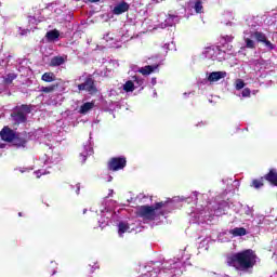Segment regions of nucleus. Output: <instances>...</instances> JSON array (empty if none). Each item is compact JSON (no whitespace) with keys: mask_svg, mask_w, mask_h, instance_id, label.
Here are the masks:
<instances>
[{"mask_svg":"<svg viewBox=\"0 0 277 277\" xmlns=\"http://www.w3.org/2000/svg\"><path fill=\"white\" fill-rule=\"evenodd\" d=\"M163 49H164V51H169V50H170V43H166V44L163 45Z\"/></svg>","mask_w":277,"mask_h":277,"instance_id":"e433bc0d","label":"nucleus"},{"mask_svg":"<svg viewBox=\"0 0 277 277\" xmlns=\"http://www.w3.org/2000/svg\"><path fill=\"white\" fill-rule=\"evenodd\" d=\"M108 196H114V189H109Z\"/></svg>","mask_w":277,"mask_h":277,"instance_id":"37998d69","label":"nucleus"},{"mask_svg":"<svg viewBox=\"0 0 277 277\" xmlns=\"http://www.w3.org/2000/svg\"><path fill=\"white\" fill-rule=\"evenodd\" d=\"M0 148H5V145H3V144H0Z\"/></svg>","mask_w":277,"mask_h":277,"instance_id":"de8ad7c7","label":"nucleus"},{"mask_svg":"<svg viewBox=\"0 0 277 277\" xmlns=\"http://www.w3.org/2000/svg\"><path fill=\"white\" fill-rule=\"evenodd\" d=\"M235 40V37L232 35H225L221 38V44H228V42H233Z\"/></svg>","mask_w":277,"mask_h":277,"instance_id":"a878e982","label":"nucleus"},{"mask_svg":"<svg viewBox=\"0 0 277 277\" xmlns=\"http://www.w3.org/2000/svg\"><path fill=\"white\" fill-rule=\"evenodd\" d=\"M109 66L118 67V61H110Z\"/></svg>","mask_w":277,"mask_h":277,"instance_id":"f704fd0d","label":"nucleus"},{"mask_svg":"<svg viewBox=\"0 0 277 277\" xmlns=\"http://www.w3.org/2000/svg\"><path fill=\"white\" fill-rule=\"evenodd\" d=\"M176 267H179V262L173 263V266H171V269H174Z\"/></svg>","mask_w":277,"mask_h":277,"instance_id":"ea45409f","label":"nucleus"},{"mask_svg":"<svg viewBox=\"0 0 277 277\" xmlns=\"http://www.w3.org/2000/svg\"><path fill=\"white\" fill-rule=\"evenodd\" d=\"M179 200H184L181 197H174L171 201H160L155 206H141L136 208V215L141 217L143 222H153V220H157L159 215H163V210L166 207H172L174 202H179Z\"/></svg>","mask_w":277,"mask_h":277,"instance_id":"f257e3e1","label":"nucleus"},{"mask_svg":"<svg viewBox=\"0 0 277 277\" xmlns=\"http://www.w3.org/2000/svg\"><path fill=\"white\" fill-rule=\"evenodd\" d=\"M184 96H187V93H184Z\"/></svg>","mask_w":277,"mask_h":277,"instance_id":"13d9d810","label":"nucleus"},{"mask_svg":"<svg viewBox=\"0 0 277 277\" xmlns=\"http://www.w3.org/2000/svg\"><path fill=\"white\" fill-rule=\"evenodd\" d=\"M48 42H57L60 40V30L53 29L45 34Z\"/></svg>","mask_w":277,"mask_h":277,"instance_id":"aec40b11","label":"nucleus"},{"mask_svg":"<svg viewBox=\"0 0 277 277\" xmlns=\"http://www.w3.org/2000/svg\"><path fill=\"white\" fill-rule=\"evenodd\" d=\"M93 153H94V149L92 148V143L88 141L87 144L83 146V151L80 153V157L82 158V161H85V159H88V156L92 155Z\"/></svg>","mask_w":277,"mask_h":277,"instance_id":"6ab92c4d","label":"nucleus"},{"mask_svg":"<svg viewBox=\"0 0 277 277\" xmlns=\"http://www.w3.org/2000/svg\"><path fill=\"white\" fill-rule=\"evenodd\" d=\"M202 55H205L207 60H217V62L226 60V52L220 50V47L206 48L202 52Z\"/></svg>","mask_w":277,"mask_h":277,"instance_id":"423d86ee","label":"nucleus"},{"mask_svg":"<svg viewBox=\"0 0 277 277\" xmlns=\"http://www.w3.org/2000/svg\"><path fill=\"white\" fill-rule=\"evenodd\" d=\"M229 234L233 235V237H243L247 235V230L243 227H235L229 230Z\"/></svg>","mask_w":277,"mask_h":277,"instance_id":"4be33fe9","label":"nucleus"},{"mask_svg":"<svg viewBox=\"0 0 277 277\" xmlns=\"http://www.w3.org/2000/svg\"><path fill=\"white\" fill-rule=\"evenodd\" d=\"M251 187H254V189H261V187H263V180H253Z\"/></svg>","mask_w":277,"mask_h":277,"instance_id":"7c9ffc66","label":"nucleus"},{"mask_svg":"<svg viewBox=\"0 0 277 277\" xmlns=\"http://www.w3.org/2000/svg\"><path fill=\"white\" fill-rule=\"evenodd\" d=\"M163 0H151V3H161Z\"/></svg>","mask_w":277,"mask_h":277,"instance_id":"a19ab883","label":"nucleus"},{"mask_svg":"<svg viewBox=\"0 0 277 277\" xmlns=\"http://www.w3.org/2000/svg\"><path fill=\"white\" fill-rule=\"evenodd\" d=\"M18 215H19V217H21V216L23 215V213H22V212H19V213H18Z\"/></svg>","mask_w":277,"mask_h":277,"instance_id":"603ef678","label":"nucleus"},{"mask_svg":"<svg viewBox=\"0 0 277 277\" xmlns=\"http://www.w3.org/2000/svg\"><path fill=\"white\" fill-rule=\"evenodd\" d=\"M31 114V107L29 105H22L16 107L12 113V118L18 124L27 121V115Z\"/></svg>","mask_w":277,"mask_h":277,"instance_id":"0eeeda50","label":"nucleus"},{"mask_svg":"<svg viewBox=\"0 0 277 277\" xmlns=\"http://www.w3.org/2000/svg\"><path fill=\"white\" fill-rule=\"evenodd\" d=\"M45 166H49L50 163H60V155L58 154H53L51 157V160H45Z\"/></svg>","mask_w":277,"mask_h":277,"instance_id":"bb28decb","label":"nucleus"},{"mask_svg":"<svg viewBox=\"0 0 277 277\" xmlns=\"http://www.w3.org/2000/svg\"><path fill=\"white\" fill-rule=\"evenodd\" d=\"M227 264L240 272H248L256 265V254L252 250H246L227 258Z\"/></svg>","mask_w":277,"mask_h":277,"instance_id":"f03ea898","label":"nucleus"},{"mask_svg":"<svg viewBox=\"0 0 277 277\" xmlns=\"http://www.w3.org/2000/svg\"><path fill=\"white\" fill-rule=\"evenodd\" d=\"M202 1L203 0H190L188 2V8H190L192 10H195L196 14H202Z\"/></svg>","mask_w":277,"mask_h":277,"instance_id":"a211bd4d","label":"nucleus"},{"mask_svg":"<svg viewBox=\"0 0 277 277\" xmlns=\"http://www.w3.org/2000/svg\"><path fill=\"white\" fill-rule=\"evenodd\" d=\"M90 1V3H98V1H101V0H89Z\"/></svg>","mask_w":277,"mask_h":277,"instance_id":"79ce46f5","label":"nucleus"},{"mask_svg":"<svg viewBox=\"0 0 277 277\" xmlns=\"http://www.w3.org/2000/svg\"><path fill=\"white\" fill-rule=\"evenodd\" d=\"M94 102H87L80 107V114H88L90 109H93Z\"/></svg>","mask_w":277,"mask_h":277,"instance_id":"393cba45","label":"nucleus"},{"mask_svg":"<svg viewBox=\"0 0 277 277\" xmlns=\"http://www.w3.org/2000/svg\"><path fill=\"white\" fill-rule=\"evenodd\" d=\"M0 137L3 140V142H14V140H16V132L8 127H4L0 132Z\"/></svg>","mask_w":277,"mask_h":277,"instance_id":"4468645a","label":"nucleus"},{"mask_svg":"<svg viewBox=\"0 0 277 277\" xmlns=\"http://www.w3.org/2000/svg\"><path fill=\"white\" fill-rule=\"evenodd\" d=\"M51 137H52V136H51V135H49V134H48V135H45V140H49V142H51Z\"/></svg>","mask_w":277,"mask_h":277,"instance_id":"c03bdc74","label":"nucleus"},{"mask_svg":"<svg viewBox=\"0 0 277 277\" xmlns=\"http://www.w3.org/2000/svg\"><path fill=\"white\" fill-rule=\"evenodd\" d=\"M226 71H212L208 74L209 83H216V81H221V79H226Z\"/></svg>","mask_w":277,"mask_h":277,"instance_id":"2eb2a0df","label":"nucleus"},{"mask_svg":"<svg viewBox=\"0 0 277 277\" xmlns=\"http://www.w3.org/2000/svg\"><path fill=\"white\" fill-rule=\"evenodd\" d=\"M118 227V235L119 237H122L124 233H133L135 230V225L133 223H130L129 221H121L117 225Z\"/></svg>","mask_w":277,"mask_h":277,"instance_id":"ddd939ff","label":"nucleus"},{"mask_svg":"<svg viewBox=\"0 0 277 277\" xmlns=\"http://www.w3.org/2000/svg\"><path fill=\"white\" fill-rule=\"evenodd\" d=\"M243 211H245L246 215H248V217H252L253 210H252V208H250V206H245Z\"/></svg>","mask_w":277,"mask_h":277,"instance_id":"473e14b6","label":"nucleus"},{"mask_svg":"<svg viewBox=\"0 0 277 277\" xmlns=\"http://www.w3.org/2000/svg\"><path fill=\"white\" fill-rule=\"evenodd\" d=\"M129 8H130L129 3L121 1L114 6L113 14L120 16V14H124V12H129Z\"/></svg>","mask_w":277,"mask_h":277,"instance_id":"f3484780","label":"nucleus"},{"mask_svg":"<svg viewBox=\"0 0 277 277\" xmlns=\"http://www.w3.org/2000/svg\"><path fill=\"white\" fill-rule=\"evenodd\" d=\"M155 83H157V80H156V79H153V85H155Z\"/></svg>","mask_w":277,"mask_h":277,"instance_id":"49530a36","label":"nucleus"},{"mask_svg":"<svg viewBox=\"0 0 277 277\" xmlns=\"http://www.w3.org/2000/svg\"><path fill=\"white\" fill-rule=\"evenodd\" d=\"M66 63V58L63 56H54L51 58L50 66H62Z\"/></svg>","mask_w":277,"mask_h":277,"instance_id":"5701e85b","label":"nucleus"},{"mask_svg":"<svg viewBox=\"0 0 277 277\" xmlns=\"http://www.w3.org/2000/svg\"><path fill=\"white\" fill-rule=\"evenodd\" d=\"M144 83V80L137 78V76H134L132 80H128L123 85L122 90L127 93L133 92L135 88H140Z\"/></svg>","mask_w":277,"mask_h":277,"instance_id":"9d476101","label":"nucleus"},{"mask_svg":"<svg viewBox=\"0 0 277 277\" xmlns=\"http://www.w3.org/2000/svg\"><path fill=\"white\" fill-rule=\"evenodd\" d=\"M111 179H113V177H111V176H109V177H108V182H110V181H111Z\"/></svg>","mask_w":277,"mask_h":277,"instance_id":"8fccbe9b","label":"nucleus"},{"mask_svg":"<svg viewBox=\"0 0 277 277\" xmlns=\"http://www.w3.org/2000/svg\"><path fill=\"white\" fill-rule=\"evenodd\" d=\"M35 174H36L37 179H40V176H42L44 174H49V171H47L45 169H41V170L35 171Z\"/></svg>","mask_w":277,"mask_h":277,"instance_id":"72a5a7b5","label":"nucleus"},{"mask_svg":"<svg viewBox=\"0 0 277 277\" xmlns=\"http://www.w3.org/2000/svg\"><path fill=\"white\" fill-rule=\"evenodd\" d=\"M103 40H105L106 45H108L110 49H120V47H122V41H120V38L115 36L113 32H107L104 35Z\"/></svg>","mask_w":277,"mask_h":277,"instance_id":"1a4fd4ad","label":"nucleus"},{"mask_svg":"<svg viewBox=\"0 0 277 277\" xmlns=\"http://www.w3.org/2000/svg\"><path fill=\"white\" fill-rule=\"evenodd\" d=\"M29 21H34V17H30V19Z\"/></svg>","mask_w":277,"mask_h":277,"instance_id":"6e6d98bb","label":"nucleus"},{"mask_svg":"<svg viewBox=\"0 0 277 277\" xmlns=\"http://www.w3.org/2000/svg\"><path fill=\"white\" fill-rule=\"evenodd\" d=\"M70 189H75V186L71 185V186H70Z\"/></svg>","mask_w":277,"mask_h":277,"instance_id":"3c124183","label":"nucleus"},{"mask_svg":"<svg viewBox=\"0 0 277 277\" xmlns=\"http://www.w3.org/2000/svg\"><path fill=\"white\" fill-rule=\"evenodd\" d=\"M243 42L247 49H256V42H262L268 51L276 49V45L267 40L265 34L256 31V25L254 24H249V28L243 31Z\"/></svg>","mask_w":277,"mask_h":277,"instance_id":"7ed1b4c3","label":"nucleus"},{"mask_svg":"<svg viewBox=\"0 0 277 277\" xmlns=\"http://www.w3.org/2000/svg\"><path fill=\"white\" fill-rule=\"evenodd\" d=\"M154 96H157V91L156 90H154Z\"/></svg>","mask_w":277,"mask_h":277,"instance_id":"09e8293b","label":"nucleus"},{"mask_svg":"<svg viewBox=\"0 0 277 277\" xmlns=\"http://www.w3.org/2000/svg\"><path fill=\"white\" fill-rule=\"evenodd\" d=\"M81 190V186L79 184L76 185V194L79 195V192Z\"/></svg>","mask_w":277,"mask_h":277,"instance_id":"c9c22d12","label":"nucleus"},{"mask_svg":"<svg viewBox=\"0 0 277 277\" xmlns=\"http://www.w3.org/2000/svg\"><path fill=\"white\" fill-rule=\"evenodd\" d=\"M235 88L239 92V90H243V88H246V82H243L241 79H237L235 81Z\"/></svg>","mask_w":277,"mask_h":277,"instance_id":"c85d7f7f","label":"nucleus"},{"mask_svg":"<svg viewBox=\"0 0 277 277\" xmlns=\"http://www.w3.org/2000/svg\"><path fill=\"white\" fill-rule=\"evenodd\" d=\"M159 27L160 29H166V27H172L179 23V16L176 15H166V13H161L159 15Z\"/></svg>","mask_w":277,"mask_h":277,"instance_id":"6e6552de","label":"nucleus"},{"mask_svg":"<svg viewBox=\"0 0 277 277\" xmlns=\"http://www.w3.org/2000/svg\"><path fill=\"white\" fill-rule=\"evenodd\" d=\"M42 81H45V83H53L55 81V74L53 72H44L41 77Z\"/></svg>","mask_w":277,"mask_h":277,"instance_id":"b1692460","label":"nucleus"},{"mask_svg":"<svg viewBox=\"0 0 277 277\" xmlns=\"http://www.w3.org/2000/svg\"><path fill=\"white\" fill-rule=\"evenodd\" d=\"M251 91L248 88H245L241 94L236 93V96H242V98H250Z\"/></svg>","mask_w":277,"mask_h":277,"instance_id":"c756f323","label":"nucleus"},{"mask_svg":"<svg viewBox=\"0 0 277 277\" xmlns=\"http://www.w3.org/2000/svg\"><path fill=\"white\" fill-rule=\"evenodd\" d=\"M261 220H265V216H260V222H258V224H261Z\"/></svg>","mask_w":277,"mask_h":277,"instance_id":"a18cd8bd","label":"nucleus"},{"mask_svg":"<svg viewBox=\"0 0 277 277\" xmlns=\"http://www.w3.org/2000/svg\"><path fill=\"white\" fill-rule=\"evenodd\" d=\"M210 277H222V275H217L216 273H210Z\"/></svg>","mask_w":277,"mask_h":277,"instance_id":"4c0bfd02","label":"nucleus"},{"mask_svg":"<svg viewBox=\"0 0 277 277\" xmlns=\"http://www.w3.org/2000/svg\"><path fill=\"white\" fill-rule=\"evenodd\" d=\"M3 62H4V61H2V62L0 63V66L3 64Z\"/></svg>","mask_w":277,"mask_h":277,"instance_id":"4d7b16f0","label":"nucleus"},{"mask_svg":"<svg viewBox=\"0 0 277 277\" xmlns=\"http://www.w3.org/2000/svg\"><path fill=\"white\" fill-rule=\"evenodd\" d=\"M47 144V146H51V144H49V143H45Z\"/></svg>","mask_w":277,"mask_h":277,"instance_id":"5fc2aeb1","label":"nucleus"},{"mask_svg":"<svg viewBox=\"0 0 277 277\" xmlns=\"http://www.w3.org/2000/svg\"><path fill=\"white\" fill-rule=\"evenodd\" d=\"M159 66H161V63H155L153 65H147L145 67H141L138 69V72H141V75H144V76L151 75V72H157V70L159 69Z\"/></svg>","mask_w":277,"mask_h":277,"instance_id":"dca6fc26","label":"nucleus"},{"mask_svg":"<svg viewBox=\"0 0 277 277\" xmlns=\"http://www.w3.org/2000/svg\"><path fill=\"white\" fill-rule=\"evenodd\" d=\"M265 180L277 187V170L271 169V171L265 175Z\"/></svg>","mask_w":277,"mask_h":277,"instance_id":"412c9836","label":"nucleus"},{"mask_svg":"<svg viewBox=\"0 0 277 277\" xmlns=\"http://www.w3.org/2000/svg\"><path fill=\"white\" fill-rule=\"evenodd\" d=\"M228 180H223V183H226Z\"/></svg>","mask_w":277,"mask_h":277,"instance_id":"864d4df0","label":"nucleus"},{"mask_svg":"<svg viewBox=\"0 0 277 277\" xmlns=\"http://www.w3.org/2000/svg\"><path fill=\"white\" fill-rule=\"evenodd\" d=\"M14 79H16V74H9L4 77V83H6V85H10V83H12Z\"/></svg>","mask_w":277,"mask_h":277,"instance_id":"cd10ccee","label":"nucleus"},{"mask_svg":"<svg viewBox=\"0 0 277 277\" xmlns=\"http://www.w3.org/2000/svg\"><path fill=\"white\" fill-rule=\"evenodd\" d=\"M127 166V158L117 157L113 158L108 164L109 170L113 172H118V170H122Z\"/></svg>","mask_w":277,"mask_h":277,"instance_id":"9b49d317","label":"nucleus"},{"mask_svg":"<svg viewBox=\"0 0 277 277\" xmlns=\"http://www.w3.org/2000/svg\"><path fill=\"white\" fill-rule=\"evenodd\" d=\"M116 217V214L108 209L101 211V219L98 220V224L101 228H105L109 224V220H114Z\"/></svg>","mask_w":277,"mask_h":277,"instance_id":"f8f14e48","label":"nucleus"},{"mask_svg":"<svg viewBox=\"0 0 277 277\" xmlns=\"http://www.w3.org/2000/svg\"><path fill=\"white\" fill-rule=\"evenodd\" d=\"M236 207H241V203H228L226 201H223L217 206V209L213 210V205L209 203L206 208L200 210L198 215V222H202L200 217H206L209 220V217H212V215H216V217H220V215H224L226 213L227 209H233L236 211V213H239V210Z\"/></svg>","mask_w":277,"mask_h":277,"instance_id":"20e7f679","label":"nucleus"},{"mask_svg":"<svg viewBox=\"0 0 277 277\" xmlns=\"http://www.w3.org/2000/svg\"><path fill=\"white\" fill-rule=\"evenodd\" d=\"M55 90V85L50 87H41L40 92H44L45 94H51Z\"/></svg>","mask_w":277,"mask_h":277,"instance_id":"2f4dec72","label":"nucleus"},{"mask_svg":"<svg viewBox=\"0 0 277 277\" xmlns=\"http://www.w3.org/2000/svg\"><path fill=\"white\" fill-rule=\"evenodd\" d=\"M193 196H194V198H198V196H200V193L194 192V193H193Z\"/></svg>","mask_w":277,"mask_h":277,"instance_id":"58836bf2","label":"nucleus"},{"mask_svg":"<svg viewBox=\"0 0 277 277\" xmlns=\"http://www.w3.org/2000/svg\"><path fill=\"white\" fill-rule=\"evenodd\" d=\"M77 81H84V82L78 84V90L80 92L83 90L89 92V94H94L96 92V87H94V80L92 79L91 76H88L84 74V75L80 76L78 79H76L75 83H77Z\"/></svg>","mask_w":277,"mask_h":277,"instance_id":"39448f33","label":"nucleus"}]
</instances>
